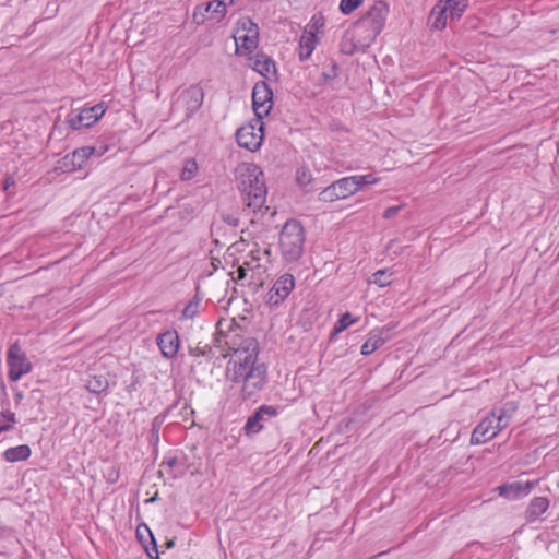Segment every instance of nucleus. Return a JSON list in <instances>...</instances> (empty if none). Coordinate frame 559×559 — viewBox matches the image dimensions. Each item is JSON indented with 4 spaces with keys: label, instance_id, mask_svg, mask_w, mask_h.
<instances>
[{
    "label": "nucleus",
    "instance_id": "nucleus-57",
    "mask_svg": "<svg viewBox=\"0 0 559 559\" xmlns=\"http://www.w3.org/2000/svg\"><path fill=\"white\" fill-rule=\"evenodd\" d=\"M213 245L218 246L219 245V240L218 239H214L213 240Z\"/></svg>",
    "mask_w": 559,
    "mask_h": 559
},
{
    "label": "nucleus",
    "instance_id": "nucleus-24",
    "mask_svg": "<svg viewBox=\"0 0 559 559\" xmlns=\"http://www.w3.org/2000/svg\"><path fill=\"white\" fill-rule=\"evenodd\" d=\"M450 21L459 20L468 5V0H441Z\"/></svg>",
    "mask_w": 559,
    "mask_h": 559
},
{
    "label": "nucleus",
    "instance_id": "nucleus-22",
    "mask_svg": "<svg viewBox=\"0 0 559 559\" xmlns=\"http://www.w3.org/2000/svg\"><path fill=\"white\" fill-rule=\"evenodd\" d=\"M549 508V500L546 497L533 498L525 511V516L528 522L536 521Z\"/></svg>",
    "mask_w": 559,
    "mask_h": 559
},
{
    "label": "nucleus",
    "instance_id": "nucleus-16",
    "mask_svg": "<svg viewBox=\"0 0 559 559\" xmlns=\"http://www.w3.org/2000/svg\"><path fill=\"white\" fill-rule=\"evenodd\" d=\"M278 414L277 407L272 405L260 406L248 419L245 426V430L248 435L258 433L262 430V421L275 417Z\"/></svg>",
    "mask_w": 559,
    "mask_h": 559
},
{
    "label": "nucleus",
    "instance_id": "nucleus-5",
    "mask_svg": "<svg viewBox=\"0 0 559 559\" xmlns=\"http://www.w3.org/2000/svg\"><path fill=\"white\" fill-rule=\"evenodd\" d=\"M325 19L321 12L314 13L305 25L298 44V58L300 61L310 59L312 52L324 34Z\"/></svg>",
    "mask_w": 559,
    "mask_h": 559
},
{
    "label": "nucleus",
    "instance_id": "nucleus-33",
    "mask_svg": "<svg viewBox=\"0 0 559 559\" xmlns=\"http://www.w3.org/2000/svg\"><path fill=\"white\" fill-rule=\"evenodd\" d=\"M356 321L357 320L353 319L352 314L349 312H345L344 314H342V317L336 322V324L333 329V333L338 334V333L345 331L348 326H350Z\"/></svg>",
    "mask_w": 559,
    "mask_h": 559
},
{
    "label": "nucleus",
    "instance_id": "nucleus-19",
    "mask_svg": "<svg viewBox=\"0 0 559 559\" xmlns=\"http://www.w3.org/2000/svg\"><path fill=\"white\" fill-rule=\"evenodd\" d=\"M157 344L160 348L163 356L167 358L174 357L179 348V337L177 332L167 331L157 337Z\"/></svg>",
    "mask_w": 559,
    "mask_h": 559
},
{
    "label": "nucleus",
    "instance_id": "nucleus-10",
    "mask_svg": "<svg viewBox=\"0 0 559 559\" xmlns=\"http://www.w3.org/2000/svg\"><path fill=\"white\" fill-rule=\"evenodd\" d=\"M252 107L258 119L267 116L273 107V92L264 81L255 83L253 87Z\"/></svg>",
    "mask_w": 559,
    "mask_h": 559
},
{
    "label": "nucleus",
    "instance_id": "nucleus-8",
    "mask_svg": "<svg viewBox=\"0 0 559 559\" xmlns=\"http://www.w3.org/2000/svg\"><path fill=\"white\" fill-rule=\"evenodd\" d=\"M106 109L107 107L104 103H99L91 107H84L78 111H73L68 117V124L73 130L90 128L105 115Z\"/></svg>",
    "mask_w": 559,
    "mask_h": 559
},
{
    "label": "nucleus",
    "instance_id": "nucleus-18",
    "mask_svg": "<svg viewBox=\"0 0 559 559\" xmlns=\"http://www.w3.org/2000/svg\"><path fill=\"white\" fill-rule=\"evenodd\" d=\"M535 483L533 481H514L511 484H504L497 488V491L501 497L508 498V499H516L521 496H527L531 490L533 489Z\"/></svg>",
    "mask_w": 559,
    "mask_h": 559
},
{
    "label": "nucleus",
    "instance_id": "nucleus-2",
    "mask_svg": "<svg viewBox=\"0 0 559 559\" xmlns=\"http://www.w3.org/2000/svg\"><path fill=\"white\" fill-rule=\"evenodd\" d=\"M226 378L233 383L240 384V394L242 400H250L260 393L267 379V368L265 364L258 362L257 359L227 366Z\"/></svg>",
    "mask_w": 559,
    "mask_h": 559
},
{
    "label": "nucleus",
    "instance_id": "nucleus-28",
    "mask_svg": "<svg viewBox=\"0 0 559 559\" xmlns=\"http://www.w3.org/2000/svg\"><path fill=\"white\" fill-rule=\"evenodd\" d=\"M392 272H389L388 269L379 270L372 274L370 283L378 285L379 287H386L392 282Z\"/></svg>",
    "mask_w": 559,
    "mask_h": 559
},
{
    "label": "nucleus",
    "instance_id": "nucleus-34",
    "mask_svg": "<svg viewBox=\"0 0 559 559\" xmlns=\"http://www.w3.org/2000/svg\"><path fill=\"white\" fill-rule=\"evenodd\" d=\"M211 9V4H200L194 8L193 11V21L197 24H202L209 19V10Z\"/></svg>",
    "mask_w": 559,
    "mask_h": 559
},
{
    "label": "nucleus",
    "instance_id": "nucleus-53",
    "mask_svg": "<svg viewBox=\"0 0 559 559\" xmlns=\"http://www.w3.org/2000/svg\"><path fill=\"white\" fill-rule=\"evenodd\" d=\"M5 527L0 523V536L3 535Z\"/></svg>",
    "mask_w": 559,
    "mask_h": 559
},
{
    "label": "nucleus",
    "instance_id": "nucleus-38",
    "mask_svg": "<svg viewBox=\"0 0 559 559\" xmlns=\"http://www.w3.org/2000/svg\"><path fill=\"white\" fill-rule=\"evenodd\" d=\"M516 409H518V406L514 402H508V403L503 404V406L497 411V414L499 416H502V417L511 420V418L515 414Z\"/></svg>",
    "mask_w": 559,
    "mask_h": 559
},
{
    "label": "nucleus",
    "instance_id": "nucleus-4",
    "mask_svg": "<svg viewBox=\"0 0 559 559\" xmlns=\"http://www.w3.org/2000/svg\"><path fill=\"white\" fill-rule=\"evenodd\" d=\"M225 345L233 353L228 366L234 364L245 362L247 360L257 359L259 355V344L252 336L245 335L240 329L230 330L225 335Z\"/></svg>",
    "mask_w": 559,
    "mask_h": 559
},
{
    "label": "nucleus",
    "instance_id": "nucleus-58",
    "mask_svg": "<svg viewBox=\"0 0 559 559\" xmlns=\"http://www.w3.org/2000/svg\"><path fill=\"white\" fill-rule=\"evenodd\" d=\"M238 0H231V2H234V4L237 2Z\"/></svg>",
    "mask_w": 559,
    "mask_h": 559
},
{
    "label": "nucleus",
    "instance_id": "nucleus-37",
    "mask_svg": "<svg viewBox=\"0 0 559 559\" xmlns=\"http://www.w3.org/2000/svg\"><path fill=\"white\" fill-rule=\"evenodd\" d=\"M302 254V247H285L283 250V255L286 261L294 262L297 261Z\"/></svg>",
    "mask_w": 559,
    "mask_h": 559
},
{
    "label": "nucleus",
    "instance_id": "nucleus-55",
    "mask_svg": "<svg viewBox=\"0 0 559 559\" xmlns=\"http://www.w3.org/2000/svg\"><path fill=\"white\" fill-rule=\"evenodd\" d=\"M141 534H144V531H141V527H138L136 535L141 537Z\"/></svg>",
    "mask_w": 559,
    "mask_h": 559
},
{
    "label": "nucleus",
    "instance_id": "nucleus-41",
    "mask_svg": "<svg viewBox=\"0 0 559 559\" xmlns=\"http://www.w3.org/2000/svg\"><path fill=\"white\" fill-rule=\"evenodd\" d=\"M510 424V420L502 417V416H499L497 413H496V421L493 423V426H495V429L497 430V433L499 431H501L502 429H504L506 427H508Z\"/></svg>",
    "mask_w": 559,
    "mask_h": 559
},
{
    "label": "nucleus",
    "instance_id": "nucleus-11",
    "mask_svg": "<svg viewBox=\"0 0 559 559\" xmlns=\"http://www.w3.org/2000/svg\"><path fill=\"white\" fill-rule=\"evenodd\" d=\"M295 288V277L285 273L280 276L266 295V304L271 307L280 306Z\"/></svg>",
    "mask_w": 559,
    "mask_h": 559
},
{
    "label": "nucleus",
    "instance_id": "nucleus-35",
    "mask_svg": "<svg viewBox=\"0 0 559 559\" xmlns=\"http://www.w3.org/2000/svg\"><path fill=\"white\" fill-rule=\"evenodd\" d=\"M319 199L323 202H334V201H337V200H342L338 195V193L336 192V188L334 187L333 183H331L330 186H328L326 188H324L320 193H319Z\"/></svg>",
    "mask_w": 559,
    "mask_h": 559
},
{
    "label": "nucleus",
    "instance_id": "nucleus-51",
    "mask_svg": "<svg viewBox=\"0 0 559 559\" xmlns=\"http://www.w3.org/2000/svg\"><path fill=\"white\" fill-rule=\"evenodd\" d=\"M11 429V425L8 424V425H0V433L3 432V431H8Z\"/></svg>",
    "mask_w": 559,
    "mask_h": 559
},
{
    "label": "nucleus",
    "instance_id": "nucleus-15",
    "mask_svg": "<svg viewBox=\"0 0 559 559\" xmlns=\"http://www.w3.org/2000/svg\"><path fill=\"white\" fill-rule=\"evenodd\" d=\"M496 421V411L486 416L473 430L471 436L472 444H483L497 436L493 423Z\"/></svg>",
    "mask_w": 559,
    "mask_h": 559
},
{
    "label": "nucleus",
    "instance_id": "nucleus-49",
    "mask_svg": "<svg viewBox=\"0 0 559 559\" xmlns=\"http://www.w3.org/2000/svg\"><path fill=\"white\" fill-rule=\"evenodd\" d=\"M108 479H109V481H110V483H115V481H117V479H118V473L114 471V472L109 475Z\"/></svg>",
    "mask_w": 559,
    "mask_h": 559
},
{
    "label": "nucleus",
    "instance_id": "nucleus-13",
    "mask_svg": "<svg viewBox=\"0 0 559 559\" xmlns=\"http://www.w3.org/2000/svg\"><path fill=\"white\" fill-rule=\"evenodd\" d=\"M243 29L234 35L237 51L252 52L258 46V26L251 20L242 23Z\"/></svg>",
    "mask_w": 559,
    "mask_h": 559
},
{
    "label": "nucleus",
    "instance_id": "nucleus-1",
    "mask_svg": "<svg viewBox=\"0 0 559 559\" xmlns=\"http://www.w3.org/2000/svg\"><path fill=\"white\" fill-rule=\"evenodd\" d=\"M236 178L246 204L245 211L253 214H263L264 211H269L265 206L267 189L260 166L253 163H241L236 168Z\"/></svg>",
    "mask_w": 559,
    "mask_h": 559
},
{
    "label": "nucleus",
    "instance_id": "nucleus-47",
    "mask_svg": "<svg viewBox=\"0 0 559 559\" xmlns=\"http://www.w3.org/2000/svg\"><path fill=\"white\" fill-rule=\"evenodd\" d=\"M322 75L324 76L325 81L332 80L337 75V68L335 64L332 66L330 72H323Z\"/></svg>",
    "mask_w": 559,
    "mask_h": 559
},
{
    "label": "nucleus",
    "instance_id": "nucleus-56",
    "mask_svg": "<svg viewBox=\"0 0 559 559\" xmlns=\"http://www.w3.org/2000/svg\"><path fill=\"white\" fill-rule=\"evenodd\" d=\"M173 546H174V542H173V540H169V542L167 543V547H168V548H170V547H173Z\"/></svg>",
    "mask_w": 559,
    "mask_h": 559
},
{
    "label": "nucleus",
    "instance_id": "nucleus-21",
    "mask_svg": "<svg viewBox=\"0 0 559 559\" xmlns=\"http://www.w3.org/2000/svg\"><path fill=\"white\" fill-rule=\"evenodd\" d=\"M449 21L450 16L448 15L445 8L443 7L442 1H439L430 11V26L436 31H442L445 28Z\"/></svg>",
    "mask_w": 559,
    "mask_h": 559
},
{
    "label": "nucleus",
    "instance_id": "nucleus-25",
    "mask_svg": "<svg viewBox=\"0 0 559 559\" xmlns=\"http://www.w3.org/2000/svg\"><path fill=\"white\" fill-rule=\"evenodd\" d=\"M332 183L336 188V192L338 193L342 200L358 192L357 186L353 180L352 176L341 178Z\"/></svg>",
    "mask_w": 559,
    "mask_h": 559
},
{
    "label": "nucleus",
    "instance_id": "nucleus-29",
    "mask_svg": "<svg viewBox=\"0 0 559 559\" xmlns=\"http://www.w3.org/2000/svg\"><path fill=\"white\" fill-rule=\"evenodd\" d=\"M199 171V166L197 162L192 158L185 160L183 167L180 174V178L183 181H189L193 179Z\"/></svg>",
    "mask_w": 559,
    "mask_h": 559
},
{
    "label": "nucleus",
    "instance_id": "nucleus-42",
    "mask_svg": "<svg viewBox=\"0 0 559 559\" xmlns=\"http://www.w3.org/2000/svg\"><path fill=\"white\" fill-rule=\"evenodd\" d=\"M145 531L150 534L151 538H152V543H153V548H152V551L150 549H146L147 551V555L152 558V559H158V550H157V544L153 537V534L151 533V531L148 530L147 526H144Z\"/></svg>",
    "mask_w": 559,
    "mask_h": 559
},
{
    "label": "nucleus",
    "instance_id": "nucleus-23",
    "mask_svg": "<svg viewBox=\"0 0 559 559\" xmlns=\"http://www.w3.org/2000/svg\"><path fill=\"white\" fill-rule=\"evenodd\" d=\"M32 454V450L27 444L12 447L3 452V459L9 463L26 461Z\"/></svg>",
    "mask_w": 559,
    "mask_h": 559
},
{
    "label": "nucleus",
    "instance_id": "nucleus-14",
    "mask_svg": "<svg viewBox=\"0 0 559 559\" xmlns=\"http://www.w3.org/2000/svg\"><path fill=\"white\" fill-rule=\"evenodd\" d=\"M203 90L199 85H191L183 90L177 98V106L186 109V116L193 115L203 103Z\"/></svg>",
    "mask_w": 559,
    "mask_h": 559
},
{
    "label": "nucleus",
    "instance_id": "nucleus-44",
    "mask_svg": "<svg viewBox=\"0 0 559 559\" xmlns=\"http://www.w3.org/2000/svg\"><path fill=\"white\" fill-rule=\"evenodd\" d=\"M402 207H403L402 205H393V206L388 207L383 214V217L386 219L394 217L400 212V210Z\"/></svg>",
    "mask_w": 559,
    "mask_h": 559
},
{
    "label": "nucleus",
    "instance_id": "nucleus-48",
    "mask_svg": "<svg viewBox=\"0 0 559 559\" xmlns=\"http://www.w3.org/2000/svg\"><path fill=\"white\" fill-rule=\"evenodd\" d=\"M217 2H219L226 10H227V7H230L234 4V2H231V0H216Z\"/></svg>",
    "mask_w": 559,
    "mask_h": 559
},
{
    "label": "nucleus",
    "instance_id": "nucleus-43",
    "mask_svg": "<svg viewBox=\"0 0 559 559\" xmlns=\"http://www.w3.org/2000/svg\"><path fill=\"white\" fill-rule=\"evenodd\" d=\"M252 278V282L250 283V285L253 286V292L254 293H258L260 289H262L265 285V275L261 276V277H251Z\"/></svg>",
    "mask_w": 559,
    "mask_h": 559
},
{
    "label": "nucleus",
    "instance_id": "nucleus-9",
    "mask_svg": "<svg viewBox=\"0 0 559 559\" xmlns=\"http://www.w3.org/2000/svg\"><path fill=\"white\" fill-rule=\"evenodd\" d=\"M243 263L248 267L249 272H251V277H261L266 275L272 266L270 248L257 247L250 251Z\"/></svg>",
    "mask_w": 559,
    "mask_h": 559
},
{
    "label": "nucleus",
    "instance_id": "nucleus-50",
    "mask_svg": "<svg viewBox=\"0 0 559 559\" xmlns=\"http://www.w3.org/2000/svg\"><path fill=\"white\" fill-rule=\"evenodd\" d=\"M176 463V459H169L166 462H163V464H167L169 467H173Z\"/></svg>",
    "mask_w": 559,
    "mask_h": 559
},
{
    "label": "nucleus",
    "instance_id": "nucleus-45",
    "mask_svg": "<svg viewBox=\"0 0 559 559\" xmlns=\"http://www.w3.org/2000/svg\"><path fill=\"white\" fill-rule=\"evenodd\" d=\"M247 272H249L248 267L245 265V263H242L238 270H237V280L238 281H241V280H245L246 276H247Z\"/></svg>",
    "mask_w": 559,
    "mask_h": 559
},
{
    "label": "nucleus",
    "instance_id": "nucleus-6",
    "mask_svg": "<svg viewBox=\"0 0 559 559\" xmlns=\"http://www.w3.org/2000/svg\"><path fill=\"white\" fill-rule=\"evenodd\" d=\"M8 378L12 382L19 381L23 376L32 371V362L19 343L10 345L7 353Z\"/></svg>",
    "mask_w": 559,
    "mask_h": 559
},
{
    "label": "nucleus",
    "instance_id": "nucleus-40",
    "mask_svg": "<svg viewBox=\"0 0 559 559\" xmlns=\"http://www.w3.org/2000/svg\"><path fill=\"white\" fill-rule=\"evenodd\" d=\"M297 181L300 186H307L311 181V175L305 169L297 171Z\"/></svg>",
    "mask_w": 559,
    "mask_h": 559
},
{
    "label": "nucleus",
    "instance_id": "nucleus-31",
    "mask_svg": "<svg viewBox=\"0 0 559 559\" xmlns=\"http://www.w3.org/2000/svg\"><path fill=\"white\" fill-rule=\"evenodd\" d=\"M201 298L195 295L182 310V317L186 319H193L200 309Z\"/></svg>",
    "mask_w": 559,
    "mask_h": 559
},
{
    "label": "nucleus",
    "instance_id": "nucleus-46",
    "mask_svg": "<svg viewBox=\"0 0 559 559\" xmlns=\"http://www.w3.org/2000/svg\"><path fill=\"white\" fill-rule=\"evenodd\" d=\"M1 416L11 424H15L16 421L14 413L10 412L9 409L2 411Z\"/></svg>",
    "mask_w": 559,
    "mask_h": 559
},
{
    "label": "nucleus",
    "instance_id": "nucleus-12",
    "mask_svg": "<svg viewBox=\"0 0 559 559\" xmlns=\"http://www.w3.org/2000/svg\"><path fill=\"white\" fill-rule=\"evenodd\" d=\"M105 147H100L99 150H97L94 146L80 147L78 150H74L71 154H68L63 157V167L67 168L69 171L81 169L84 167L87 159L92 155L97 154L98 156H102L105 153Z\"/></svg>",
    "mask_w": 559,
    "mask_h": 559
},
{
    "label": "nucleus",
    "instance_id": "nucleus-17",
    "mask_svg": "<svg viewBox=\"0 0 559 559\" xmlns=\"http://www.w3.org/2000/svg\"><path fill=\"white\" fill-rule=\"evenodd\" d=\"M281 245H302L305 231L300 222L289 219L285 223L280 235Z\"/></svg>",
    "mask_w": 559,
    "mask_h": 559
},
{
    "label": "nucleus",
    "instance_id": "nucleus-3",
    "mask_svg": "<svg viewBox=\"0 0 559 559\" xmlns=\"http://www.w3.org/2000/svg\"><path fill=\"white\" fill-rule=\"evenodd\" d=\"M389 14V5L382 0L376 1L356 22L354 32L365 45H370L382 32Z\"/></svg>",
    "mask_w": 559,
    "mask_h": 559
},
{
    "label": "nucleus",
    "instance_id": "nucleus-26",
    "mask_svg": "<svg viewBox=\"0 0 559 559\" xmlns=\"http://www.w3.org/2000/svg\"><path fill=\"white\" fill-rule=\"evenodd\" d=\"M385 343V340L380 331H371L367 341L361 346V354L367 356L380 348Z\"/></svg>",
    "mask_w": 559,
    "mask_h": 559
},
{
    "label": "nucleus",
    "instance_id": "nucleus-20",
    "mask_svg": "<svg viewBox=\"0 0 559 559\" xmlns=\"http://www.w3.org/2000/svg\"><path fill=\"white\" fill-rule=\"evenodd\" d=\"M250 67L265 79H270L272 74H275L274 61L264 53H255L250 57Z\"/></svg>",
    "mask_w": 559,
    "mask_h": 559
},
{
    "label": "nucleus",
    "instance_id": "nucleus-30",
    "mask_svg": "<svg viewBox=\"0 0 559 559\" xmlns=\"http://www.w3.org/2000/svg\"><path fill=\"white\" fill-rule=\"evenodd\" d=\"M206 4H211V9L209 10V13H207L209 19H211L215 22H219L225 17L227 10L219 2L214 0V1L207 2Z\"/></svg>",
    "mask_w": 559,
    "mask_h": 559
},
{
    "label": "nucleus",
    "instance_id": "nucleus-54",
    "mask_svg": "<svg viewBox=\"0 0 559 559\" xmlns=\"http://www.w3.org/2000/svg\"><path fill=\"white\" fill-rule=\"evenodd\" d=\"M141 534H144V531H141V527H138L136 535L141 537Z\"/></svg>",
    "mask_w": 559,
    "mask_h": 559
},
{
    "label": "nucleus",
    "instance_id": "nucleus-7",
    "mask_svg": "<svg viewBox=\"0 0 559 559\" xmlns=\"http://www.w3.org/2000/svg\"><path fill=\"white\" fill-rule=\"evenodd\" d=\"M239 146L250 152H255L261 147L263 141V122L262 119H255L254 122L240 127L236 133Z\"/></svg>",
    "mask_w": 559,
    "mask_h": 559
},
{
    "label": "nucleus",
    "instance_id": "nucleus-27",
    "mask_svg": "<svg viewBox=\"0 0 559 559\" xmlns=\"http://www.w3.org/2000/svg\"><path fill=\"white\" fill-rule=\"evenodd\" d=\"M108 386H109L108 380L102 374L91 376L87 379L86 384H85V388L91 393H94V394H100V393L107 391Z\"/></svg>",
    "mask_w": 559,
    "mask_h": 559
},
{
    "label": "nucleus",
    "instance_id": "nucleus-39",
    "mask_svg": "<svg viewBox=\"0 0 559 559\" xmlns=\"http://www.w3.org/2000/svg\"><path fill=\"white\" fill-rule=\"evenodd\" d=\"M211 347L205 344V345H201V344H198L194 348H191L190 353L193 355V356H206L211 353Z\"/></svg>",
    "mask_w": 559,
    "mask_h": 559
},
{
    "label": "nucleus",
    "instance_id": "nucleus-52",
    "mask_svg": "<svg viewBox=\"0 0 559 559\" xmlns=\"http://www.w3.org/2000/svg\"><path fill=\"white\" fill-rule=\"evenodd\" d=\"M15 399H16L17 401H21V400L23 399V393H22V392H20V391H17V392L15 393Z\"/></svg>",
    "mask_w": 559,
    "mask_h": 559
},
{
    "label": "nucleus",
    "instance_id": "nucleus-32",
    "mask_svg": "<svg viewBox=\"0 0 559 559\" xmlns=\"http://www.w3.org/2000/svg\"><path fill=\"white\" fill-rule=\"evenodd\" d=\"M353 180L355 181L357 186V190L359 191L364 186L366 185H376L380 181V178L367 174V175H354L352 176Z\"/></svg>",
    "mask_w": 559,
    "mask_h": 559
},
{
    "label": "nucleus",
    "instance_id": "nucleus-36",
    "mask_svg": "<svg viewBox=\"0 0 559 559\" xmlns=\"http://www.w3.org/2000/svg\"><path fill=\"white\" fill-rule=\"evenodd\" d=\"M364 0H341L340 10L343 14H350L362 4Z\"/></svg>",
    "mask_w": 559,
    "mask_h": 559
}]
</instances>
